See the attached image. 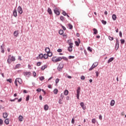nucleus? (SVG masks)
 <instances>
[{
  "label": "nucleus",
  "instance_id": "de8ad7c7",
  "mask_svg": "<svg viewBox=\"0 0 126 126\" xmlns=\"http://www.w3.org/2000/svg\"><path fill=\"white\" fill-rule=\"evenodd\" d=\"M108 38L110 41H113V40H114V37L111 36H109Z\"/></svg>",
  "mask_w": 126,
  "mask_h": 126
},
{
  "label": "nucleus",
  "instance_id": "9d476101",
  "mask_svg": "<svg viewBox=\"0 0 126 126\" xmlns=\"http://www.w3.org/2000/svg\"><path fill=\"white\" fill-rule=\"evenodd\" d=\"M81 107L82 108L83 110H86V106L84 104V102H81L80 103Z\"/></svg>",
  "mask_w": 126,
  "mask_h": 126
},
{
  "label": "nucleus",
  "instance_id": "9b49d317",
  "mask_svg": "<svg viewBox=\"0 0 126 126\" xmlns=\"http://www.w3.org/2000/svg\"><path fill=\"white\" fill-rule=\"evenodd\" d=\"M13 35L14 36H15V37H18L19 35V32L18 31H15L14 33H13Z\"/></svg>",
  "mask_w": 126,
  "mask_h": 126
},
{
  "label": "nucleus",
  "instance_id": "473e14b6",
  "mask_svg": "<svg viewBox=\"0 0 126 126\" xmlns=\"http://www.w3.org/2000/svg\"><path fill=\"white\" fill-rule=\"evenodd\" d=\"M60 20H62L63 21H63H64V20H65V18H64V17L61 16L60 17Z\"/></svg>",
  "mask_w": 126,
  "mask_h": 126
},
{
  "label": "nucleus",
  "instance_id": "4468645a",
  "mask_svg": "<svg viewBox=\"0 0 126 126\" xmlns=\"http://www.w3.org/2000/svg\"><path fill=\"white\" fill-rule=\"evenodd\" d=\"M42 60L43 59V53L39 54L38 56L36 57V60Z\"/></svg>",
  "mask_w": 126,
  "mask_h": 126
},
{
  "label": "nucleus",
  "instance_id": "13d9d810",
  "mask_svg": "<svg viewBox=\"0 0 126 126\" xmlns=\"http://www.w3.org/2000/svg\"><path fill=\"white\" fill-rule=\"evenodd\" d=\"M81 79L82 80H84L85 79V76H84V75H82L81 76Z\"/></svg>",
  "mask_w": 126,
  "mask_h": 126
},
{
  "label": "nucleus",
  "instance_id": "4d7b16f0",
  "mask_svg": "<svg viewBox=\"0 0 126 126\" xmlns=\"http://www.w3.org/2000/svg\"><path fill=\"white\" fill-rule=\"evenodd\" d=\"M57 52L58 53H62L63 52V50L62 49H58L57 50Z\"/></svg>",
  "mask_w": 126,
  "mask_h": 126
},
{
  "label": "nucleus",
  "instance_id": "412c9836",
  "mask_svg": "<svg viewBox=\"0 0 126 126\" xmlns=\"http://www.w3.org/2000/svg\"><path fill=\"white\" fill-rule=\"evenodd\" d=\"M112 19L114 21H116V20H117V15H116V14H114L112 15Z\"/></svg>",
  "mask_w": 126,
  "mask_h": 126
},
{
  "label": "nucleus",
  "instance_id": "423d86ee",
  "mask_svg": "<svg viewBox=\"0 0 126 126\" xmlns=\"http://www.w3.org/2000/svg\"><path fill=\"white\" fill-rule=\"evenodd\" d=\"M63 67V65H61V63L59 64L58 66L57 67V69L58 71H62Z\"/></svg>",
  "mask_w": 126,
  "mask_h": 126
},
{
  "label": "nucleus",
  "instance_id": "f03ea898",
  "mask_svg": "<svg viewBox=\"0 0 126 126\" xmlns=\"http://www.w3.org/2000/svg\"><path fill=\"white\" fill-rule=\"evenodd\" d=\"M81 90V88L80 87H79L77 89V94H76V97L77 99L78 100H79V94H80V90Z\"/></svg>",
  "mask_w": 126,
  "mask_h": 126
},
{
  "label": "nucleus",
  "instance_id": "09e8293b",
  "mask_svg": "<svg viewBox=\"0 0 126 126\" xmlns=\"http://www.w3.org/2000/svg\"><path fill=\"white\" fill-rule=\"evenodd\" d=\"M62 14L64 15V16H66L67 13L65 12L64 10L63 11Z\"/></svg>",
  "mask_w": 126,
  "mask_h": 126
},
{
  "label": "nucleus",
  "instance_id": "603ef678",
  "mask_svg": "<svg viewBox=\"0 0 126 126\" xmlns=\"http://www.w3.org/2000/svg\"><path fill=\"white\" fill-rule=\"evenodd\" d=\"M94 68H95V67L93 65L91 66V67L89 68V70H92Z\"/></svg>",
  "mask_w": 126,
  "mask_h": 126
},
{
  "label": "nucleus",
  "instance_id": "680f3d73",
  "mask_svg": "<svg viewBox=\"0 0 126 126\" xmlns=\"http://www.w3.org/2000/svg\"><path fill=\"white\" fill-rule=\"evenodd\" d=\"M61 27H62L63 30L64 31L66 30V29L64 27V26H63V25H61Z\"/></svg>",
  "mask_w": 126,
  "mask_h": 126
},
{
  "label": "nucleus",
  "instance_id": "cd10ccee",
  "mask_svg": "<svg viewBox=\"0 0 126 126\" xmlns=\"http://www.w3.org/2000/svg\"><path fill=\"white\" fill-rule=\"evenodd\" d=\"M19 122L23 121V116L20 115L19 116Z\"/></svg>",
  "mask_w": 126,
  "mask_h": 126
},
{
  "label": "nucleus",
  "instance_id": "774afa93",
  "mask_svg": "<svg viewBox=\"0 0 126 126\" xmlns=\"http://www.w3.org/2000/svg\"><path fill=\"white\" fill-rule=\"evenodd\" d=\"M71 123L72 124H74V119L72 118L71 120Z\"/></svg>",
  "mask_w": 126,
  "mask_h": 126
},
{
  "label": "nucleus",
  "instance_id": "69168bd1",
  "mask_svg": "<svg viewBox=\"0 0 126 126\" xmlns=\"http://www.w3.org/2000/svg\"><path fill=\"white\" fill-rule=\"evenodd\" d=\"M36 65L37 66H40L41 65V62H37Z\"/></svg>",
  "mask_w": 126,
  "mask_h": 126
},
{
  "label": "nucleus",
  "instance_id": "2f4dec72",
  "mask_svg": "<svg viewBox=\"0 0 126 126\" xmlns=\"http://www.w3.org/2000/svg\"><path fill=\"white\" fill-rule=\"evenodd\" d=\"M68 26L69 27V29H70V30H71L73 28V26H72V25L70 24H69L68 25Z\"/></svg>",
  "mask_w": 126,
  "mask_h": 126
},
{
  "label": "nucleus",
  "instance_id": "c756f323",
  "mask_svg": "<svg viewBox=\"0 0 126 126\" xmlns=\"http://www.w3.org/2000/svg\"><path fill=\"white\" fill-rule=\"evenodd\" d=\"M4 123L6 125H8L9 124V119H6L4 120Z\"/></svg>",
  "mask_w": 126,
  "mask_h": 126
},
{
  "label": "nucleus",
  "instance_id": "f257e3e1",
  "mask_svg": "<svg viewBox=\"0 0 126 126\" xmlns=\"http://www.w3.org/2000/svg\"><path fill=\"white\" fill-rule=\"evenodd\" d=\"M11 57V58H10ZM11 62H15V57L14 56H12L10 55L8 56V59L7 60V63L10 64L11 63Z\"/></svg>",
  "mask_w": 126,
  "mask_h": 126
},
{
  "label": "nucleus",
  "instance_id": "3c124183",
  "mask_svg": "<svg viewBox=\"0 0 126 126\" xmlns=\"http://www.w3.org/2000/svg\"><path fill=\"white\" fill-rule=\"evenodd\" d=\"M75 57L74 56H68V59L69 60H71V59H74Z\"/></svg>",
  "mask_w": 126,
  "mask_h": 126
},
{
  "label": "nucleus",
  "instance_id": "0e129e2a",
  "mask_svg": "<svg viewBox=\"0 0 126 126\" xmlns=\"http://www.w3.org/2000/svg\"><path fill=\"white\" fill-rule=\"evenodd\" d=\"M21 101H22V97L20 98L18 100V102L19 103V102H21Z\"/></svg>",
  "mask_w": 126,
  "mask_h": 126
},
{
  "label": "nucleus",
  "instance_id": "2eb2a0df",
  "mask_svg": "<svg viewBox=\"0 0 126 126\" xmlns=\"http://www.w3.org/2000/svg\"><path fill=\"white\" fill-rule=\"evenodd\" d=\"M13 14L15 17L17 16V10L16 9H14L13 12Z\"/></svg>",
  "mask_w": 126,
  "mask_h": 126
},
{
  "label": "nucleus",
  "instance_id": "72a5a7b5",
  "mask_svg": "<svg viewBox=\"0 0 126 126\" xmlns=\"http://www.w3.org/2000/svg\"><path fill=\"white\" fill-rule=\"evenodd\" d=\"M59 33L60 35H63V30H59Z\"/></svg>",
  "mask_w": 126,
  "mask_h": 126
},
{
  "label": "nucleus",
  "instance_id": "79ce46f5",
  "mask_svg": "<svg viewBox=\"0 0 126 126\" xmlns=\"http://www.w3.org/2000/svg\"><path fill=\"white\" fill-rule=\"evenodd\" d=\"M3 125V120L2 119H0V126H2Z\"/></svg>",
  "mask_w": 126,
  "mask_h": 126
},
{
  "label": "nucleus",
  "instance_id": "f3484780",
  "mask_svg": "<svg viewBox=\"0 0 126 126\" xmlns=\"http://www.w3.org/2000/svg\"><path fill=\"white\" fill-rule=\"evenodd\" d=\"M18 82H19V84H22V79L20 78H17L16 79Z\"/></svg>",
  "mask_w": 126,
  "mask_h": 126
},
{
  "label": "nucleus",
  "instance_id": "c03bdc74",
  "mask_svg": "<svg viewBox=\"0 0 126 126\" xmlns=\"http://www.w3.org/2000/svg\"><path fill=\"white\" fill-rule=\"evenodd\" d=\"M6 81L9 82V83H11L12 82V79L10 78L6 80Z\"/></svg>",
  "mask_w": 126,
  "mask_h": 126
},
{
  "label": "nucleus",
  "instance_id": "1a4fd4ad",
  "mask_svg": "<svg viewBox=\"0 0 126 126\" xmlns=\"http://www.w3.org/2000/svg\"><path fill=\"white\" fill-rule=\"evenodd\" d=\"M24 75L25 76H27L28 77H30V75H31V72L29 71V72H24Z\"/></svg>",
  "mask_w": 126,
  "mask_h": 126
},
{
  "label": "nucleus",
  "instance_id": "052dcab7",
  "mask_svg": "<svg viewBox=\"0 0 126 126\" xmlns=\"http://www.w3.org/2000/svg\"><path fill=\"white\" fill-rule=\"evenodd\" d=\"M36 91H37V92H41V89L40 88H38L36 89Z\"/></svg>",
  "mask_w": 126,
  "mask_h": 126
},
{
  "label": "nucleus",
  "instance_id": "a19ab883",
  "mask_svg": "<svg viewBox=\"0 0 126 126\" xmlns=\"http://www.w3.org/2000/svg\"><path fill=\"white\" fill-rule=\"evenodd\" d=\"M59 82H60V79L57 78L55 80V83H56V84H58V83H59Z\"/></svg>",
  "mask_w": 126,
  "mask_h": 126
},
{
  "label": "nucleus",
  "instance_id": "49530a36",
  "mask_svg": "<svg viewBox=\"0 0 126 126\" xmlns=\"http://www.w3.org/2000/svg\"><path fill=\"white\" fill-rule=\"evenodd\" d=\"M88 51H89V52H92V48L90 46H89L87 48Z\"/></svg>",
  "mask_w": 126,
  "mask_h": 126
},
{
  "label": "nucleus",
  "instance_id": "7c9ffc66",
  "mask_svg": "<svg viewBox=\"0 0 126 126\" xmlns=\"http://www.w3.org/2000/svg\"><path fill=\"white\" fill-rule=\"evenodd\" d=\"M62 60H64V61H66V62H68V59H67V58L63 56L62 57H61Z\"/></svg>",
  "mask_w": 126,
  "mask_h": 126
},
{
  "label": "nucleus",
  "instance_id": "f8f14e48",
  "mask_svg": "<svg viewBox=\"0 0 126 126\" xmlns=\"http://www.w3.org/2000/svg\"><path fill=\"white\" fill-rule=\"evenodd\" d=\"M54 13H55L57 15H60V14H61V12L58 10V8L54 9Z\"/></svg>",
  "mask_w": 126,
  "mask_h": 126
},
{
  "label": "nucleus",
  "instance_id": "ea45409f",
  "mask_svg": "<svg viewBox=\"0 0 126 126\" xmlns=\"http://www.w3.org/2000/svg\"><path fill=\"white\" fill-rule=\"evenodd\" d=\"M30 99V95H28L26 98V101H28Z\"/></svg>",
  "mask_w": 126,
  "mask_h": 126
},
{
  "label": "nucleus",
  "instance_id": "4be33fe9",
  "mask_svg": "<svg viewBox=\"0 0 126 126\" xmlns=\"http://www.w3.org/2000/svg\"><path fill=\"white\" fill-rule=\"evenodd\" d=\"M48 67V66L47 65V64L44 65L43 66H42V67H41V70H44L45 68H47Z\"/></svg>",
  "mask_w": 126,
  "mask_h": 126
},
{
  "label": "nucleus",
  "instance_id": "20e7f679",
  "mask_svg": "<svg viewBox=\"0 0 126 126\" xmlns=\"http://www.w3.org/2000/svg\"><path fill=\"white\" fill-rule=\"evenodd\" d=\"M52 56H53V53H51V55H49V54H48V53H47V54H44V55H43V58L45 60H47V59H48V58H49V57H52Z\"/></svg>",
  "mask_w": 126,
  "mask_h": 126
},
{
  "label": "nucleus",
  "instance_id": "e2e57ef3",
  "mask_svg": "<svg viewBox=\"0 0 126 126\" xmlns=\"http://www.w3.org/2000/svg\"><path fill=\"white\" fill-rule=\"evenodd\" d=\"M17 81L16 80V79H15V86H18V85L17 84Z\"/></svg>",
  "mask_w": 126,
  "mask_h": 126
},
{
  "label": "nucleus",
  "instance_id": "a878e982",
  "mask_svg": "<svg viewBox=\"0 0 126 126\" xmlns=\"http://www.w3.org/2000/svg\"><path fill=\"white\" fill-rule=\"evenodd\" d=\"M44 109L45 111H48L49 110V106L48 104H46L44 105Z\"/></svg>",
  "mask_w": 126,
  "mask_h": 126
},
{
  "label": "nucleus",
  "instance_id": "a18cd8bd",
  "mask_svg": "<svg viewBox=\"0 0 126 126\" xmlns=\"http://www.w3.org/2000/svg\"><path fill=\"white\" fill-rule=\"evenodd\" d=\"M44 79H45V77L44 76H41L39 77V80H40L41 81H43Z\"/></svg>",
  "mask_w": 126,
  "mask_h": 126
},
{
  "label": "nucleus",
  "instance_id": "37998d69",
  "mask_svg": "<svg viewBox=\"0 0 126 126\" xmlns=\"http://www.w3.org/2000/svg\"><path fill=\"white\" fill-rule=\"evenodd\" d=\"M120 41H121V43L122 45H124V44H125V42H126L125 39H121Z\"/></svg>",
  "mask_w": 126,
  "mask_h": 126
},
{
  "label": "nucleus",
  "instance_id": "864d4df0",
  "mask_svg": "<svg viewBox=\"0 0 126 126\" xmlns=\"http://www.w3.org/2000/svg\"><path fill=\"white\" fill-rule=\"evenodd\" d=\"M32 74H33V77H36V76L37 75V74L36 73V72L33 71L32 72Z\"/></svg>",
  "mask_w": 126,
  "mask_h": 126
},
{
  "label": "nucleus",
  "instance_id": "39448f33",
  "mask_svg": "<svg viewBox=\"0 0 126 126\" xmlns=\"http://www.w3.org/2000/svg\"><path fill=\"white\" fill-rule=\"evenodd\" d=\"M5 47V45L3 43L0 46L1 53H2V54H4Z\"/></svg>",
  "mask_w": 126,
  "mask_h": 126
},
{
  "label": "nucleus",
  "instance_id": "ddd939ff",
  "mask_svg": "<svg viewBox=\"0 0 126 126\" xmlns=\"http://www.w3.org/2000/svg\"><path fill=\"white\" fill-rule=\"evenodd\" d=\"M72 40L71 39H69L67 40V43L69 46V47H73L72 45H73V43L71 42Z\"/></svg>",
  "mask_w": 126,
  "mask_h": 126
},
{
  "label": "nucleus",
  "instance_id": "e433bc0d",
  "mask_svg": "<svg viewBox=\"0 0 126 126\" xmlns=\"http://www.w3.org/2000/svg\"><path fill=\"white\" fill-rule=\"evenodd\" d=\"M93 65L94 66V67H96L97 65H98V62H94L93 64Z\"/></svg>",
  "mask_w": 126,
  "mask_h": 126
},
{
  "label": "nucleus",
  "instance_id": "bf43d9fd",
  "mask_svg": "<svg viewBox=\"0 0 126 126\" xmlns=\"http://www.w3.org/2000/svg\"><path fill=\"white\" fill-rule=\"evenodd\" d=\"M119 36L120 37H123V33L122 32V31L119 32Z\"/></svg>",
  "mask_w": 126,
  "mask_h": 126
},
{
  "label": "nucleus",
  "instance_id": "aec40b11",
  "mask_svg": "<svg viewBox=\"0 0 126 126\" xmlns=\"http://www.w3.org/2000/svg\"><path fill=\"white\" fill-rule=\"evenodd\" d=\"M72 48H73V47L69 46L67 48V51H68V52H69V53H71V52H72Z\"/></svg>",
  "mask_w": 126,
  "mask_h": 126
},
{
  "label": "nucleus",
  "instance_id": "58836bf2",
  "mask_svg": "<svg viewBox=\"0 0 126 126\" xmlns=\"http://www.w3.org/2000/svg\"><path fill=\"white\" fill-rule=\"evenodd\" d=\"M55 60H57V57H56V56L53 57L52 59V62H53V63H56V62L55 61Z\"/></svg>",
  "mask_w": 126,
  "mask_h": 126
},
{
  "label": "nucleus",
  "instance_id": "c85d7f7f",
  "mask_svg": "<svg viewBox=\"0 0 126 126\" xmlns=\"http://www.w3.org/2000/svg\"><path fill=\"white\" fill-rule=\"evenodd\" d=\"M21 66V64L20 63L16 64V66L14 67V69H17V68L20 67Z\"/></svg>",
  "mask_w": 126,
  "mask_h": 126
},
{
  "label": "nucleus",
  "instance_id": "a211bd4d",
  "mask_svg": "<svg viewBox=\"0 0 126 126\" xmlns=\"http://www.w3.org/2000/svg\"><path fill=\"white\" fill-rule=\"evenodd\" d=\"M114 60H115V58H114V57L110 58L108 60V61L107 62V63H112V62H113V61H114Z\"/></svg>",
  "mask_w": 126,
  "mask_h": 126
},
{
  "label": "nucleus",
  "instance_id": "4c0bfd02",
  "mask_svg": "<svg viewBox=\"0 0 126 126\" xmlns=\"http://www.w3.org/2000/svg\"><path fill=\"white\" fill-rule=\"evenodd\" d=\"M96 119H95V118H94L92 120V124H96Z\"/></svg>",
  "mask_w": 126,
  "mask_h": 126
},
{
  "label": "nucleus",
  "instance_id": "6e6d98bb",
  "mask_svg": "<svg viewBox=\"0 0 126 126\" xmlns=\"http://www.w3.org/2000/svg\"><path fill=\"white\" fill-rule=\"evenodd\" d=\"M103 116H102V115H100L99 116V119L100 120V121H102V120H103Z\"/></svg>",
  "mask_w": 126,
  "mask_h": 126
},
{
  "label": "nucleus",
  "instance_id": "c9c22d12",
  "mask_svg": "<svg viewBox=\"0 0 126 126\" xmlns=\"http://www.w3.org/2000/svg\"><path fill=\"white\" fill-rule=\"evenodd\" d=\"M53 92L54 94H58V92H59V90H58L57 89H54Z\"/></svg>",
  "mask_w": 126,
  "mask_h": 126
},
{
  "label": "nucleus",
  "instance_id": "bb28decb",
  "mask_svg": "<svg viewBox=\"0 0 126 126\" xmlns=\"http://www.w3.org/2000/svg\"><path fill=\"white\" fill-rule=\"evenodd\" d=\"M93 31L94 35H97V34H98V31L97 30V29H94Z\"/></svg>",
  "mask_w": 126,
  "mask_h": 126
},
{
  "label": "nucleus",
  "instance_id": "7ed1b4c3",
  "mask_svg": "<svg viewBox=\"0 0 126 126\" xmlns=\"http://www.w3.org/2000/svg\"><path fill=\"white\" fill-rule=\"evenodd\" d=\"M116 43L115 44V49L116 51H118V50L119 49V47L120 45V41H119V39H118V38H116Z\"/></svg>",
  "mask_w": 126,
  "mask_h": 126
},
{
  "label": "nucleus",
  "instance_id": "393cba45",
  "mask_svg": "<svg viewBox=\"0 0 126 126\" xmlns=\"http://www.w3.org/2000/svg\"><path fill=\"white\" fill-rule=\"evenodd\" d=\"M68 93H69V92H68V90H65L63 92V94L64 95H65V96H67L68 95Z\"/></svg>",
  "mask_w": 126,
  "mask_h": 126
},
{
  "label": "nucleus",
  "instance_id": "338daca9",
  "mask_svg": "<svg viewBox=\"0 0 126 126\" xmlns=\"http://www.w3.org/2000/svg\"><path fill=\"white\" fill-rule=\"evenodd\" d=\"M62 100H63V99H62L61 98H60V99H59V103L60 104H63V102H62Z\"/></svg>",
  "mask_w": 126,
  "mask_h": 126
},
{
  "label": "nucleus",
  "instance_id": "f704fd0d",
  "mask_svg": "<svg viewBox=\"0 0 126 126\" xmlns=\"http://www.w3.org/2000/svg\"><path fill=\"white\" fill-rule=\"evenodd\" d=\"M101 23H102V24H103V25H106V24H107V21H106L104 20H102Z\"/></svg>",
  "mask_w": 126,
  "mask_h": 126
},
{
  "label": "nucleus",
  "instance_id": "6e6552de",
  "mask_svg": "<svg viewBox=\"0 0 126 126\" xmlns=\"http://www.w3.org/2000/svg\"><path fill=\"white\" fill-rule=\"evenodd\" d=\"M18 12L20 13V14H22L23 11L22 10V8L21 6H19L17 8Z\"/></svg>",
  "mask_w": 126,
  "mask_h": 126
},
{
  "label": "nucleus",
  "instance_id": "6ab92c4d",
  "mask_svg": "<svg viewBox=\"0 0 126 126\" xmlns=\"http://www.w3.org/2000/svg\"><path fill=\"white\" fill-rule=\"evenodd\" d=\"M47 12L50 14V15H52L53 14V12H52V9L50 8H48L47 9Z\"/></svg>",
  "mask_w": 126,
  "mask_h": 126
},
{
  "label": "nucleus",
  "instance_id": "5fc2aeb1",
  "mask_svg": "<svg viewBox=\"0 0 126 126\" xmlns=\"http://www.w3.org/2000/svg\"><path fill=\"white\" fill-rule=\"evenodd\" d=\"M64 97V95H63V93H62L61 94V99H62L63 100V99Z\"/></svg>",
  "mask_w": 126,
  "mask_h": 126
},
{
  "label": "nucleus",
  "instance_id": "dca6fc26",
  "mask_svg": "<svg viewBox=\"0 0 126 126\" xmlns=\"http://www.w3.org/2000/svg\"><path fill=\"white\" fill-rule=\"evenodd\" d=\"M62 57H59L56 58L55 60H54V62H56V63H58V62H61L62 61Z\"/></svg>",
  "mask_w": 126,
  "mask_h": 126
},
{
  "label": "nucleus",
  "instance_id": "8fccbe9b",
  "mask_svg": "<svg viewBox=\"0 0 126 126\" xmlns=\"http://www.w3.org/2000/svg\"><path fill=\"white\" fill-rule=\"evenodd\" d=\"M75 44L77 47L79 46V42H78L77 41H75Z\"/></svg>",
  "mask_w": 126,
  "mask_h": 126
},
{
  "label": "nucleus",
  "instance_id": "0eeeda50",
  "mask_svg": "<svg viewBox=\"0 0 126 126\" xmlns=\"http://www.w3.org/2000/svg\"><path fill=\"white\" fill-rule=\"evenodd\" d=\"M45 52H46V53H47V54H51V55H52V54H53V53L51 52V50L50 49V48H49V47L45 48Z\"/></svg>",
  "mask_w": 126,
  "mask_h": 126
},
{
  "label": "nucleus",
  "instance_id": "5701e85b",
  "mask_svg": "<svg viewBox=\"0 0 126 126\" xmlns=\"http://www.w3.org/2000/svg\"><path fill=\"white\" fill-rule=\"evenodd\" d=\"M115 105V100L112 99L111 102H110V106H111V107H113V106Z\"/></svg>",
  "mask_w": 126,
  "mask_h": 126
},
{
  "label": "nucleus",
  "instance_id": "b1692460",
  "mask_svg": "<svg viewBox=\"0 0 126 126\" xmlns=\"http://www.w3.org/2000/svg\"><path fill=\"white\" fill-rule=\"evenodd\" d=\"M8 115H7V112H5L4 113H3V118L4 119H6V118H7Z\"/></svg>",
  "mask_w": 126,
  "mask_h": 126
}]
</instances>
